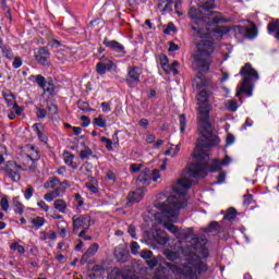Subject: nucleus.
Listing matches in <instances>:
<instances>
[{"label":"nucleus","mask_w":279,"mask_h":279,"mask_svg":"<svg viewBox=\"0 0 279 279\" xmlns=\"http://www.w3.org/2000/svg\"><path fill=\"white\" fill-rule=\"evenodd\" d=\"M81 121H83V123H82L83 128H88V125H90V119H88V117H86V116H82Z\"/></svg>","instance_id":"60"},{"label":"nucleus","mask_w":279,"mask_h":279,"mask_svg":"<svg viewBox=\"0 0 279 279\" xmlns=\"http://www.w3.org/2000/svg\"><path fill=\"white\" fill-rule=\"evenodd\" d=\"M98 251H99V244H97V243L92 244L87 248L86 253L83 255L81 263H83V264L88 263V258L95 256V254H97Z\"/></svg>","instance_id":"20"},{"label":"nucleus","mask_w":279,"mask_h":279,"mask_svg":"<svg viewBox=\"0 0 279 279\" xmlns=\"http://www.w3.org/2000/svg\"><path fill=\"white\" fill-rule=\"evenodd\" d=\"M71 184L68 180H64L63 182L59 181V184L52 190L50 193L45 194L44 199L46 202H53L56 197H62L64 193H66V189H69Z\"/></svg>","instance_id":"10"},{"label":"nucleus","mask_w":279,"mask_h":279,"mask_svg":"<svg viewBox=\"0 0 279 279\" xmlns=\"http://www.w3.org/2000/svg\"><path fill=\"white\" fill-rule=\"evenodd\" d=\"M162 12H171L172 8H173V0H163L161 2H159L158 8H162Z\"/></svg>","instance_id":"28"},{"label":"nucleus","mask_w":279,"mask_h":279,"mask_svg":"<svg viewBox=\"0 0 279 279\" xmlns=\"http://www.w3.org/2000/svg\"><path fill=\"white\" fill-rule=\"evenodd\" d=\"M107 180H110L111 182H117V174L112 170H108L106 173Z\"/></svg>","instance_id":"53"},{"label":"nucleus","mask_w":279,"mask_h":279,"mask_svg":"<svg viewBox=\"0 0 279 279\" xmlns=\"http://www.w3.org/2000/svg\"><path fill=\"white\" fill-rule=\"evenodd\" d=\"M245 29V36L247 38H256L258 36V28H256V24H253L250 28Z\"/></svg>","instance_id":"27"},{"label":"nucleus","mask_w":279,"mask_h":279,"mask_svg":"<svg viewBox=\"0 0 279 279\" xmlns=\"http://www.w3.org/2000/svg\"><path fill=\"white\" fill-rule=\"evenodd\" d=\"M3 171L12 180V182L21 181V171H29V169H25V162L22 165L16 163V161H7Z\"/></svg>","instance_id":"7"},{"label":"nucleus","mask_w":279,"mask_h":279,"mask_svg":"<svg viewBox=\"0 0 279 279\" xmlns=\"http://www.w3.org/2000/svg\"><path fill=\"white\" fill-rule=\"evenodd\" d=\"M78 108H80V110L88 111L89 105L86 101H78Z\"/></svg>","instance_id":"59"},{"label":"nucleus","mask_w":279,"mask_h":279,"mask_svg":"<svg viewBox=\"0 0 279 279\" xmlns=\"http://www.w3.org/2000/svg\"><path fill=\"white\" fill-rule=\"evenodd\" d=\"M33 226H35V228H43V226H45V218L43 217H36L32 220Z\"/></svg>","instance_id":"42"},{"label":"nucleus","mask_w":279,"mask_h":279,"mask_svg":"<svg viewBox=\"0 0 279 279\" xmlns=\"http://www.w3.org/2000/svg\"><path fill=\"white\" fill-rule=\"evenodd\" d=\"M145 196V189H137L135 192H130L128 196V201L130 204H134L136 202H141Z\"/></svg>","instance_id":"19"},{"label":"nucleus","mask_w":279,"mask_h":279,"mask_svg":"<svg viewBox=\"0 0 279 279\" xmlns=\"http://www.w3.org/2000/svg\"><path fill=\"white\" fill-rule=\"evenodd\" d=\"M227 108L228 110H230L231 112H236V108H239L236 101L234 100H228L227 102Z\"/></svg>","instance_id":"49"},{"label":"nucleus","mask_w":279,"mask_h":279,"mask_svg":"<svg viewBox=\"0 0 279 279\" xmlns=\"http://www.w3.org/2000/svg\"><path fill=\"white\" fill-rule=\"evenodd\" d=\"M13 69H21L23 66V59L21 57H13Z\"/></svg>","instance_id":"46"},{"label":"nucleus","mask_w":279,"mask_h":279,"mask_svg":"<svg viewBox=\"0 0 279 279\" xmlns=\"http://www.w3.org/2000/svg\"><path fill=\"white\" fill-rule=\"evenodd\" d=\"M51 58V52L47 47H40L38 52L35 54V60H37L38 64H43L47 66L49 64V59Z\"/></svg>","instance_id":"15"},{"label":"nucleus","mask_w":279,"mask_h":279,"mask_svg":"<svg viewBox=\"0 0 279 279\" xmlns=\"http://www.w3.org/2000/svg\"><path fill=\"white\" fill-rule=\"evenodd\" d=\"M43 90L48 93V95H53L56 85H53L51 82H46V86L43 88Z\"/></svg>","instance_id":"40"},{"label":"nucleus","mask_w":279,"mask_h":279,"mask_svg":"<svg viewBox=\"0 0 279 279\" xmlns=\"http://www.w3.org/2000/svg\"><path fill=\"white\" fill-rule=\"evenodd\" d=\"M195 40L202 38L201 41H196V52L194 53L193 66L199 73H208L210 71V56L215 51L213 40H221L225 34L230 32L228 26H216L213 31L208 26H199L198 23H194L192 26Z\"/></svg>","instance_id":"2"},{"label":"nucleus","mask_w":279,"mask_h":279,"mask_svg":"<svg viewBox=\"0 0 279 279\" xmlns=\"http://www.w3.org/2000/svg\"><path fill=\"white\" fill-rule=\"evenodd\" d=\"M141 68L129 66L125 82L130 88H136L141 84Z\"/></svg>","instance_id":"11"},{"label":"nucleus","mask_w":279,"mask_h":279,"mask_svg":"<svg viewBox=\"0 0 279 279\" xmlns=\"http://www.w3.org/2000/svg\"><path fill=\"white\" fill-rule=\"evenodd\" d=\"M215 0H204L203 3L198 4V9L192 7L189 11L190 19H194L195 21H202L203 23H207V25H217L218 23L223 22V17L215 10Z\"/></svg>","instance_id":"5"},{"label":"nucleus","mask_w":279,"mask_h":279,"mask_svg":"<svg viewBox=\"0 0 279 279\" xmlns=\"http://www.w3.org/2000/svg\"><path fill=\"white\" fill-rule=\"evenodd\" d=\"M154 241L158 243V245H167L169 243V235L163 230H156L153 234Z\"/></svg>","instance_id":"17"},{"label":"nucleus","mask_w":279,"mask_h":279,"mask_svg":"<svg viewBox=\"0 0 279 279\" xmlns=\"http://www.w3.org/2000/svg\"><path fill=\"white\" fill-rule=\"evenodd\" d=\"M223 219H225L226 221H234V219H236V211L231 210V211L227 213V214L225 215Z\"/></svg>","instance_id":"48"},{"label":"nucleus","mask_w":279,"mask_h":279,"mask_svg":"<svg viewBox=\"0 0 279 279\" xmlns=\"http://www.w3.org/2000/svg\"><path fill=\"white\" fill-rule=\"evenodd\" d=\"M33 130H35V132H36L38 138L41 141V143H47V141H48L47 135L45 133H43L40 131V129H38V124H34Z\"/></svg>","instance_id":"33"},{"label":"nucleus","mask_w":279,"mask_h":279,"mask_svg":"<svg viewBox=\"0 0 279 279\" xmlns=\"http://www.w3.org/2000/svg\"><path fill=\"white\" fill-rule=\"evenodd\" d=\"M232 159L230 156H226L223 160L214 159L210 165L203 162L190 163L185 173L181 179L173 185V193L165 202L156 201L154 206L157 210H182L189 205L186 201V191L193 186L194 180L197 178H206L208 171L211 173L215 171H221V167H228Z\"/></svg>","instance_id":"1"},{"label":"nucleus","mask_w":279,"mask_h":279,"mask_svg":"<svg viewBox=\"0 0 279 279\" xmlns=\"http://www.w3.org/2000/svg\"><path fill=\"white\" fill-rule=\"evenodd\" d=\"M36 84L38 85L39 88H45L47 86V80L43 75H37L36 76Z\"/></svg>","instance_id":"41"},{"label":"nucleus","mask_w":279,"mask_h":279,"mask_svg":"<svg viewBox=\"0 0 279 279\" xmlns=\"http://www.w3.org/2000/svg\"><path fill=\"white\" fill-rule=\"evenodd\" d=\"M33 195H34V186L27 185L26 190L24 191L25 199H32Z\"/></svg>","instance_id":"45"},{"label":"nucleus","mask_w":279,"mask_h":279,"mask_svg":"<svg viewBox=\"0 0 279 279\" xmlns=\"http://www.w3.org/2000/svg\"><path fill=\"white\" fill-rule=\"evenodd\" d=\"M240 75L242 76V84L235 96L240 97L241 93H245L247 97H252V82L258 81V72L252 66V63H245L240 70Z\"/></svg>","instance_id":"6"},{"label":"nucleus","mask_w":279,"mask_h":279,"mask_svg":"<svg viewBox=\"0 0 279 279\" xmlns=\"http://www.w3.org/2000/svg\"><path fill=\"white\" fill-rule=\"evenodd\" d=\"M159 178H160V170L155 169L151 171L146 168L137 177V182L140 184H143V186H149L151 182H158Z\"/></svg>","instance_id":"9"},{"label":"nucleus","mask_w":279,"mask_h":279,"mask_svg":"<svg viewBox=\"0 0 279 279\" xmlns=\"http://www.w3.org/2000/svg\"><path fill=\"white\" fill-rule=\"evenodd\" d=\"M10 247L12 252H19V254H25V247L19 244V242L11 243Z\"/></svg>","instance_id":"34"},{"label":"nucleus","mask_w":279,"mask_h":279,"mask_svg":"<svg viewBox=\"0 0 279 279\" xmlns=\"http://www.w3.org/2000/svg\"><path fill=\"white\" fill-rule=\"evenodd\" d=\"M74 199L76 203V206H84V199H82V195H80V193L74 195Z\"/></svg>","instance_id":"58"},{"label":"nucleus","mask_w":279,"mask_h":279,"mask_svg":"<svg viewBox=\"0 0 279 279\" xmlns=\"http://www.w3.org/2000/svg\"><path fill=\"white\" fill-rule=\"evenodd\" d=\"M151 256H154V253H151V251L144 250L141 252V257L145 258V260H148L149 258H151Z\"/></svg>","instance_id":"56"},{"label":"nucleus","mask_w":279,"mask_h":279,"mask_svg":"<svg viewBox=\"0 0 279 279\" xmlns=\"http://www.w3.org/2000/svg\"><path fill=\"white\" fill-rule=\"evenodd\" d=\"M146 263H147L148 267H150V269H154V267H156V265H158V259L150 257V259H148Z\"/></svg>","instance_id":"61"},{"label":"nucleus","mask_w":279,"mask_h":279,"mask_svg":"<svg viewBox=\"0 0 279 279\" xmlns=\"http://www.w3.org/2000/svg\"><path fill=\"white\" fill-rule=\"evenodd\" d=\"M59 182H60V179H58V177H52L45 182L44 189H52V191H54Z\"/></svg>","instance_id":"26"},{"label":"nucleus","mask_w":279,"mask_h":279,"mask_svg":"<svg viewBox=\"0 0 279 279\" xmlns=\"http://www.w3.org/2000/svg\"><path fill=\"white\" fill-rule=\"evenodd\" d=\"M63 160L71 169L76 170L80 167V162L75 161V155L70 151L63 153Z\"/></svg>","instance_id":"18"},{"label":"nucleus","mask_w":279,"mask_h":279,"mask_svg":"<svg viewBox=\"0 0 279 279\" xmlns=\"http://www.w3.org/2000/svg\"><path fill=\"white\" fill-rule=\"evenodd\" d=\"M106 71H117V64L106 57L100 58V62L96 64V73L98 75H106Z\"/></svg>","instance_id":"13"},{"label":"nucleus","mask_w":279,"mask_h":279,"mask_svg":"<svg viewBox=\"0 0 279 279\" xmlns=\"http://www.w3.org/2000/svg\"><path fill=\"white\" fill-rule=\"evenodd\" d=\"M141 167H143V165L141 163H131L130 166L131 173H138V171H141Z\"/></svg>","instance_id":"55"},{"label":"nucleus","mask_w":279,"mask_h":279,"mask_svg":"<svg viewBox=\"0 0 279 279\" xmlns=\"http://www.w3.org/2000/svg\"><path fill=\"white\" fill-rule=\"evenodd\" d=\"M243 206L245 208H250V210H254V208H258V205H256V201H254V196L252 194H245Z\"/></svg>","instance_id":"22"},{"label":"nucleus","mask_w":279,"mask_h":279,"mask_svg":"<svg viewBox=\"0 0 279 279\" xmlns=\"http://www.w3.org/2000/svg\"><path fill=\"white\" fill-rule=\"evenodd\" d=\"M48 112L51 117H54V114H58V105L56 104H50L48 106Z\"/></svg>","instance_id":"51"},{"label":"nucleus","mask_w":279,"mask_h":279,"mask_svg":"<svg viewBox=\"0 0 279 279\" xmlns=\"http://www.w3.org/2000/svg\"><path fill=\"white\" fill-rule=\"evenodd\" d=\"M11 206L13 210H23V208H25V206L22 205L19 197L13 198Z\"/></svg>","instance_id":"35"},{"label":"nucleus","mask_w":279,"mask_h":279,"mask_svg":"<svg viewBox=\"0 0 279 279\" xmlns=\"http://www.w3.org/2000/svg\"><path fill=\"white\" fill-rule=\"evenodd\" d=\"M203 232H219V222L211 221L207 228L203 229Z\"/></svg>","instance_id":"31"},{"label":"nucleus","mask_w":279,"mask_h":279,"mask_svg":"<svg viewBox=\"0 0 279 279\" xmlns=\"http://www.w3.org/2000/svg\"><path fill=\"white\" fill-rule=\"evenodd\" d=\"M138 250H141V245H138V242H132L131 243L132 254H138Z\"/></svg>","instance_id":"57"},{"label":"nucleus","mask_w":279,"mask_h":279,"mask_svg":"<svg viewBox=\"0 0 279 279\" xmlns=\"http://www.w3.org/2000/svg\"><path fill=\"white\" fill-rule=\"evenodd\" d=\"M145 141H146V143H148V144L155 143V141H156V135H154V134H148V135H146Z\"/></svg>","instance_id":"64"},{"label":"nucleus","mask_w":279,"mask_h":279,"mask_svg":"<svg viewBox=\"0 0 279 279\" xmlns=\"http://www.w3.org/2000/svg\"><path fill=\"white\" fill-rule=\"evenodd\" d=\"M93 271L95 272L94 276H104L106 270L104 269L102 266L97 265V266H94Z\"/></svg>","instance_id":"52"},{"label":"nucleus","mask_w":279,"mask_h":279,"mask_svg":"<svg viewBox=\"0 0 279 279\" xmlns=\"http://www.w3.org/2000/svg\"><path fill=\"white\" fill-rule=\"evenodd\" d=\"M114 256L119 263H125V258H128V253L125 252V247L123 246L116 247Z\"/></svg>","instance_id":"24"},{"label":"nucleus","mask_w":279,"mask_h":279,"mask_svg":"<svg viewBox=\"0 0 279 279\" xmlns=\"http://www.w3.org/2000/svg\"><path fill=\"white\" fill-rule=\"evenodd\" d=\"M90 228V216L73 217V234H77L80 230H88Z\"/></svg>","instance_id":"14"},{"label":"nucleus","mask_w":279,"mask_h":279,"mask_svg":"<svg viewBox=\"0 0 279 279\" xmlns=\"http://www.w3.org/2000/svg\"><path fill=\"white\" fill-rule=\"evenodd\" d=\"M161 223H165V228L169 230L172 234H178L179 230L178 227L173 223L169 222H177L178 221V211L173 210H162L161 211Z\"/></svg>","instance_id":"8"},{"label":"nucleus","mask_w":279,"mask_h":279,"mask_svg":"<svg viewBox=\"0 0 279 279\" xmlns=\"http://www.w3.org/2000/svg\"><path fill=\"white\" fill-rule=\"evenodd\" d=\"M1 51L8 60H14V52L12 51V49H9L4 46L1 48Z\"/></svg>","instance_id":"37"},{"label":"nucleus","mask_w":279,"mask_h":279,"mask_svg":"<svg viewBox=\"0 0 279 279\" xmlns=\"http://www.w3.org/2000/svg\"><path fill=\"white\" fill-rule=\"evenodd\" d=\"M211 95V93L203 89L196 96V121L198 132L201 134V137L197 140V147H202L203 149L215 147V145H219V143H221L219 136L213 133V123L210 122V112L213 111V104H210Z\"/></svg>","instance_id":"3"},{"label":"nucleus","mask_w":279,"mask_h":279,"mask_svg":"<svg viewBox=\"0 0 279 279\" xmlns=\"http://www.w3.org/2000/svg\"><path fill=\"white\" fill-rule=\"evenodd\" d=\"M102 112H110L112 108H110V102H101Z\"/></svg>","instance_id":"63"},{"label":"nucleus","mask_w":279,"mask_h":279,"mask_svg":"<svg viewBox=\"0 0 279 279\" xmlns=\"http://www.w3.org/2000/svg\"><path fill=\"white\" fill-rule=\"evenodd\" d=\"M0 206L2 210H8L10 208V202L8 201V196H3L0 201Z\"/></svg>","instance_id":"50"},{"label":"nucleus","mask_w":279,"mask_h":279,"mask_svg":"<svg viewBox=\"0 0 279 279\" xmlns=\"http://www.w3.org/2000/svg\"><path fill=\"white\" fill-rule=\"evenodd\" d=\"M94 125L98 128H106V120H104V116L99 114L97 118H94Z\"/></svg>","instance_id":"38"},{"label":"nucleus","mask_w":279,"mask_h":279,"mask_svg":"<svg viewBox=\"0 0 279 279\" xmlns=\"http://www.w3.org/2000/svg\"><path fill=\"white\" fill-rule=\"evenodd\" d=\"M194 84H196L197 88H204L206 86V78L202 76H197L194 80Z\"/></svg>","instance_id":"43"},{"label":"nucleus","mask_w":279,"mask_h":279,"mask_svg":"<svg viewBox=\"0 0 279 279\" xmlns=\"http://www.w3.org/2000/svg\"><path fill=\"white\" fill-rule=\"evenodd\" d=\"M108 279H138V277L133 276V277H124L123 271L119 268H113L109 274H108Z\"/></svg>","instance_id":"21"},{"label":"nucleus","mask_w":279,"mask_h":279,"mask_svg":"<svg viewBox=\"0 0 279 279\" xmlns=\"http://www.w3.org/2000/svg\"><path fill=\"white\" fill-rule=\"evenodd\" d=\"M54 208L56 210H66V202L63 199L54 201Z\"/></svg>","instance_id":"39"},{"label":"nucleus","mask_w":279,"mask_h":279,"mask_svg":"<svg viewBox=\"0 0 279 279\" xmlns=\"http://www.w3.org/2000/svg\"><path fill=\"white\" fill-rule=\"evenodd\" d=\"M93 156V149L90 147L86 146L85 149L80 151V158L81 160H86Z\"/></svg>","instance_id":"30"},{"label":"nucleus","mask_w":279,"mask_h":279,"mask_svg":"<svg viewBox=\"0 0 279 279\" xmlns=\"http://www.w3.org/2000/svg\"><path fill=\"white\" fill-rule=\"evenodd\" d=\"M37 117H38V119H45V117H47V110L39 108L37 110Z\"/></svg>","instance_id":"62"},{"label":"nucleus","mask_w":279,"mask_h":279,"mask_svg":"<svg viewBox=\"0 0 279 279\" xmlns=\"http://www.w3.org/2000/svg\"><path fill=\"white\" fill-rule=\"evenodd\" d=\"M2 97H3L7 106H9V107L14 106V104H16V97L9 89L2 92Z\"/></svg>","instance_id":"23"},{"label":"nucleus","mask_w":279,"mask_h":279,"mask_svg":"<svg viewBox=\"0 0 279 279\" xmlns=\"http://www.w3.org/2000/svg\"><path fill=\"white\" fill-rule=\"evenodd\" d=\"M179 123H180V132H181V134H184V132L186 130V116L185 114H181L179 117Z\"/></svg>","instance_id":"36"},{"label":"nucleus","mask_w":279,"mask_h":279,"mask_svg":"<svg viewBox=\"0 0 279 279\" xmlns=\"http://www.w3.org/2000/svg\"><path fill=\"white\" fill-rule=\"evenodd\" d=\"M100 143H105L106 145V149L108 151H114V147H112L113 143H112V140L106 137V136H101L100 137Z\"/></svg>","instance_id":"32"},{"label":"nucleus","mask_w":279,"mask_h":279,"mask_svg":"<svg viewBox=\"0 0 279 279\" xmlns=\"http://www.w3.org/2000/svg\"><path fill=\"white\" fill-rule=\"evenodd\" d=\"M160 62H161V68L163 69V71H166L167 73H169V71H167V66H169V58L167 57V54H161L160 56Z\"/></svg>","instance_id":"44"},{"label":"nucleus","mask_w":279,"mask_h":279,"mask_svg":"<svg viewBox=\"0 0 279 279\" xmlns=\"http://www.w3.org/2000/svg\"><path fill=\"white\" fill-rule=\"evenodd\" d=\"M102 45L105 47H108L109 49H112V51H116V53H121L122 56H125V46L121 45V43L117 40H110L108 37H105Z\"/></svg>","instance_id":"16"},{"label":"nucleus","mask_w":279,"mask_h":279,"mask_svg":"<svg viewBox=\"0 0 279 279\" xmlns=\"http://www.w3.org/2000/svg\"><path fill=\"white\" fill-rule=\"evenodd\" d=\"M29 154H27L23 162H25L24 169H28L29 171H36V160H40V153L36 150V147H29Z\"/></svg>","instance_id":"12"},{"label":"nucleus","mask_w":279,"mask_h":279,"mask_svg":"<svg viewBox=\"0 0 279 279\" xmlns=\"http://www.w3.org/2000/svg\"><path fill=\"white\" fill-rule=\"evenodd\" d=\"M178 64H180L178 61H173L171 65H168L166 69H168V73H173V75H178V69H175V66H178Z\"/></svg>","instance_id":"47"},{"label":"nucleus","mask_w":279,"mask_h":279,"mask_svg":"<svg viewBox=\"0 0 279 279\" xmlns=\"http://www.w3.org/2000/svg\"><path fill=\"white\" fill-rule=\"evenodd\" d=\"M268 34H275V38L279 40V20L268 23Z\"/></svg>","instance_id":"25"},{"label":"nucleus","mask_w":279,"mask_h":279,"mask_svg":"<svg viewBox=\"0 0 279 279\" xmlns=\"http://www.w3.org/2000/svg\"><path fill=\"white\" fill-rule=\"evenodd\" d=\"M13 110H14V113L17 114V117H21V114H23V111L25 110V108L19 106V104H14L13 106Z\"/></svg>","instance_id":"54"},{"label":"nucleus","mask_w":279,"mask_h":279,"mask_svg":"<svg viewBox=\"0 0 279 279\" xmlns=\"http://www.w3.org/2000/svg\"><path fill=\"white\" fill-rule=\"evenodd\" d=\"M163 254L168 260H178V258H180V254L171 250L163 251Z\"/></svg>","instance_id":"29"},{"label":"nucleus","mask_w":279,"mask_h":279,"mask_svg":"<svg viewBox=\"0 0 279 279\" xmlns=\"http://www.w3.org/2000/svg\"><path fill=\"white\" fill-rule=\"evenodd\" d=\"M195 253L191 255L186 265L175 266L167 263L168 269H171L180 279H197V276L208 271V265L202 258H208L209 252L205 246L194 247Z\"/></svg>","instance_id":"4"}]
</instances>
